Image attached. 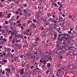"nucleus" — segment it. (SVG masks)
<instances>
[{
  "label": "nucleus",
  "instance_id": "nucleus-50",
  "mask_svg": "<svg viewBox=\"0 0 77 77\" xmlns=\"http://www.w3.org/2000/svg\"><path fill=\"white\" fill-rule=\"evenodd\" d=\"M37 53H37V52H36L34 54V55H35V54L36 55V54H37Z\"/></svg>",
  "mask_w": 77,
  "mask_h": 77
},
{
  "label": "nucleus",
  "instance_id": "nucleus-2",
  "mask_svg": "<svg viewBox=\"0 0 77 77\" xmlns=\"http://www.w3.org/2000/svg\"><path fill=\"white\" fill-rule=\"evenodd\" d=\"M69 38H68V37H66V36L65 35H64L63 36H62L61 39V41H63L64 39H66V40H67Z\"/></svg>",
  "mask_w": 77,
  "mask_h": 77
},
{
  "label": "nucleus",
  "instance_id": "nucleus-43",
  "mask_svg": "<svg viewBox=\"0 0 77 77\" xmlns=\"http://www.w3.org/2000/svg\"><path fill=\"white\" fill-rule=\"evenodd\" d=\"M26 10H24V13H27V12L26 11Z\"/></svg>",
  "mask_w": 77,
  "mask_h": 77
},
{
  "label": "nucleus",
  "instance_id": "nucleus-1",
  "mask_svg": "<svg viewBox=\"0 0 77 77\" xmlns=\"http://www.w3.org/2000/svg\"><path fill=\"white\" fill-rule=\"evenodd\" d=\"M49 54H50V53L47 52L43 54V56H45V57H47L48 60H51V58L50 57V56H49Z\"/></svg>",
  "mask_w": 77,
  "mask_h": 77
},
{
  "label": "nucleus",
  "instance_id": "nucleus-4",
  "mask_svg": "<svg viewBox=\"0 0 77 77\" xmlns=\"http://www.w3.org/2000/svg\"><path fill=\"white\" fill-rule=\"evenodd\" d=\"M64 35L67 36L68 38H69V39H71V37L69 36V34L68 33H65L64 32Z\"/></svg>",
  "mask_w": 77,
  "mask_h": 77
},
{
  "label": "nucleus",
  "instance_id": "nucleus-18",
  "mask_svg": "<svg viewBox=\"0 0 77 77\" xmlns=\"http://www.w3.org/2000/svg\"><path fill=\"white\" fill-rule=\"evenodd\" d=\"M11 33V36H14V35H15V33H14V32H12Z\"/></svg>",
  "mask_w": 77,
  "mask_h": 77
},
{
  "label": "nucleus",
  "instance_id": "nucleus-10",
  "mask_svg": "<svg viewBox=\"0 0 77 77\" xmlns=\"http://www.w3.org/2000/svg\"><path fill=\"white\" fill-rule=\"evenodd\" d=\"M51 65V64L50 63H47V67H48V68H50V67Z\"/></svg>",
  "mask_w": 77,
  "mask_h": 77
},
{
  "label": "nucleus",
  "instance_id": "nucleus-61",
  "mask_svg": "<svg viewBox=\"0 0 77 77\" xmlns=\"http://www.w3.org/2000/svg\"><path fill=\"white\" fill-rule=\"evenodd\" d=\"M11 62H14V60L12 59L11 60Z\"/></svg>",
  "mask_w": 77,
  "mask_h": 77
},
{
  "label": "nucleus",
  "instance_id": "nucleus-33",
  "mask_svg": "<svg viewBox=\"0 0 77 77\" xmlns=\"http://www.w3.org/2000/svg\"><path fill=\"white\" fill-rule=\"evenodd\" d=\"M13 31H14V32H15L16 33L15 34H17V31L15 29L13 30Z\"/></svg>",
  "mask_w": 77,
  "mask_h": 77
},
{
  "label": "nucleus",
  "instance_id": "nucleus-32",
  "mask_svg": "<svg viewBox=\"0 0 77 77\" xmlns=\"http://www.w3.org/2000/svg\"><path fill=\"white\" fill-rule=\"evenodd\" d=\"M14 51H15V50H14V49H12L11 51V53H13V52H14Z\"/></svg>",
  "mask_w": 77,
  "mask_h": 77
},
{
  "label": "nucleus",
  "instance_id": "nucleus-47",
  "mask_svg": "<svg viewBox=\"0 0 77 77\" xmlns=\"http://www.w3.org/2000/svg\"><path fill=\"white\" fill-rule=\"evenodd\" d=\"M72 20L73 21H75V20H74V17L72 18Z\"/></svg>",
  "mask_w": 77,
  "mask_h": 77
},
{
  "label": "nucleus",
  "instance_id": "nucleus-16",
  "mask_svg": "<svg viewBox=\"0 0 77 77\" xmlns=\"http://www.w3.org/2000/svg\"><path fill=\"white\" fill-rule=\"evenodd\" d=\"M33 21L34 23H37V21H36V20L33 19Z\"/></svg>",
  "mask_w": 77,
  "mask_h": 77
},
{
  "label": "nucleus",
  "instance_id": "nucleus-21",
  "mask_svg": "<svg viewBox=\"0 0 77 77\" xmlns=\"http://www.w3.org/2000/svg\"><path fill=\"white\" fill-rule=\"evenodd\" d=\"M11 30H10L9 31V32H8V35H10V33H11Z\"/></svg>",
  "mask_w": 77,
  "mask_h": 77
},
{
  "label": "nucleus",
  "instance_id": "nucleus-48",
  "mask_svg": "<svg viewBox=\"0 0 77 77\" xmlns=\"http://www.w3.org/2000/svg\"><path fill=\"white\" fill-rule=\"evenodd\" d=\"M62 6H63L62 5H60V7L62 8V7H63Z\"/></svg>",
  "mask_w": 77,
  "mask_h": 77
},
{
  "label": "nucleus",
  "instance_id": "nucleus-9",
  "mask_svg": "<svg viewBox=\"0 0 77 77\" xmlns=\"http://www.w3.org/2000/svg\"><path fill=\"white\" fill-rule=\"evenodd\" d=\"M20 74H22L24 73V70L23 69H21V70L20 71Z\"/></svg>",
  "mask_w": 77,
  "mask_h": 77
},
{
  "label": "nucleus",
  "instance_id": "nucleus-55",
  "mask_svg": "<svg viewBox=\"0 0 77 77\" xmlns=\"http://www.w3.org/2000/svg\"><path fill=\"white\" fill-rule=\"evenodd\" d=\"M52 17H53V18H55V15H52Z\"/></svg>",
  "mask_w": 77,
  "mask_h": 77
},
{
  "label": "nucleus",
  "instance_id": "nucleus-58",
  "mask_svg": "<svg viewBox=\"0 0 77 77\" xmlns=\"http://www.w3.org/2000/svg\"><path fill=\"white\" fill-rule=\"evenodd\" d=\"M2 70L1 69L0 70V73H2Z\"/></svg>",
  "mask_w": 77,
  "mask_h": 77
},
{
  "label": "nucleus",
  "instance_id": "nucleus-23",
  "mask_svg": "<svg viewBox=\"0 0 77 77\" xmlns=\"http://www.w3.org/2000/svg\"><path fill=\"white\" fill-rule=\"evenodd\" d=\"M3 41H4L5 42H7V40H6V39H5V38H4V39H3Z\"/></svg>",
  "mask_w": 77,
  "mask_h": 77
},
{
  "label": "nucleus",
  "instance_id": "nucleus-22",
  "mask_svg": "<svg viewBox=\"0 0 77 77\" xmlns=\"http://www.w3.org/2000/svg\"><path fill=\"white\" fill-rule=\"evenodd\" d=\"M38 40H39V38H37L35 39V41H38Z\"/></svg>",
  "mask_w": 77,
  "mask_h": 77
},
{
  "label": "nucleus",
  "instance_id": "nucleus-7",
  "mask_svg": "<svg viewBox=\"0 0 77 77\" xmlns=\"http://www.w3.org/2000/svg\"><path fill=\"white\" fill-rule=\"evenodd\" d=\"M62 35L59 34L58 35V38H59V40L60 41H61V38H62Z\"/></svg>",
  "mask_w": 77,
  "mask_h": 77
},
{
  "label": "nucleus",
  "instance_id": "nucleus-28",
  "mask_svg": "<svg viewBox=\"0 0 77 77\" xmlns=\"http://www.w3.org/2000/svg\"><path fill=\"white\" fill-rule=\"evenodd\" d=\"M69 50H72V48L71 47H70L69 48Z\"/></svg>",
  "mask_w": 77,
  "mask_h": 77
},
{
  "label": "nucleus",
  "instance_id": "nucleus-12",
  "mask_svg": "<svg viewBox=\"0 0 77 77\" xmlns=\"http://www.w3.org/2000/svg\"><path fill=\"white\" fill-rule=\"evenodd\" d=\"M63 44H64V45H65V44H66V41L65 40H64L63 42Z\"/></svg>",
  "mask_w": 77,
  "mask_h": 77
},
{
  "label": "nucleus",
  "instance_id": "nucleus-29",
  "mask_svg": "<svg viewBox=\"0 0 77 77\" xmlns=\"http://www.w3.org/2000/svg\"><path fill=\"white\" fill-rule=\"evenodd\" d=\"M26 73H25L22 76L23 77H25L26 76Z\"/></svg>",
  "mask_w": 77,
  "mask_h": 77
},
{
  "label": "nucleus",
  "instance_id": "nucleus-46",
  "mask_svg": "<svg viewBox=\"0 0 77 77\" xmlns=\"http://www.w3.org/2000/svg\"><path fill=\"white\" fill-rule=\"evenodd\" d=\"M44 64L42 65V66L44 67H45V63H44Z\"/></svg>",
  "mask_w": 77,
  "mask_h": 77
},
{
  "label": "nucleus",
  "instance_id": "nucleus-62",
  "mask_svg": "<svg viewBox=\"0 0 77 77\" xmlns=\"http://www.w3.org/2000/svg\"><path fill=\"white\" fill-rule=\"evenodd\" d=\"M2 74H3H3H5V72L4 71V72H2Z\"/></svg>",
  "mask_w": 77,
  "mask_h": 77
},
{
  "label": "nucleus",
  "instance_id": "nucleus-35",
  "mask_svg": "<svg viewBox=\"0 0 77 77\" xmlns=\"http://www.w3.org/2000/svg\"><path fill=\"white\" fill-rule=\"evenodd\" d=\"M12 43L13 44H14V43H15V40H13L12 42Z\"/></svg>",
  "mask_w": 77,
  "mask_h": 77
},
{
  "label": "nucleus",
  "instance_id": "nucleus-25",
  "mask_svg": "<svg viewBox=\"0 0 77 77\" xmlns=\"http://www.w3.org/2000/svg\"><path fill=\"white\" fill-rule=\"evenodd\" d=\"M19 14L21 16H22V15H23V14L21 12H20Z\"/></svg>",
  "mask_w": 77,
  "mask_h": 77
},
{
  "label": "nucleus",
  "instance_id": "nucleus-53",
  "mask_svg": "<svg viewBox=\"0 0 77 77\" xmlns=\"http://www.w3.org/2000/svg\"><path fill=\"white\" fill-rule=\"evenodd\" d=\"M5 42L3 41L2 42V44H4V43H5Z\"/></svg>",
  "mask_w": 77,
  "mask_h": 77
},
{
  "label": "nucleus",
  "instance_id": "nucleus-30",
  "mask_svg": "<svg viewBox=\"0 0 77 77\" xmlns=\"http://www.w3.org/2000/svg\"><path fill=\"white\" fill-rule=\"evenodd\" d=\"M69 18H72V15H71L69 16Z\"/></svg>",
  "mask_w": 77,
  "mask_h": 77
},
{
  "label": "nucleus",
  "instance_id": "nucleus-49",
  "mask_svg": "<svg viewBox=\"0 0 77 77\" xmlns=\"http://www.w3.org/2000/svg\"><path fill=\"white\" fill-rule=\"evenodd\" d=\"M18 26L19 27H21V24H18Z\"/></svg>",
  "mask_w": 77,
  "mask_h": 77
},
{
  "label": "nucleus",
  "instance_id": "nucleus-40",
  "mask_svg": "<svg viewBox=\"0 0 77 77\" xmlns=\"http://www.w3.org/2000/svg\"><path fill=\"white\" fill-rule=\"evenodd\" d=\"M2 54H3V55L4 56H6V53H2Z\"/></svg>",
  "mask_w": 77,
  "mask_h": 77
},
{
  "label": "nucleus",
  "instance_id": "nucleus-37",
  "mask_svg": "<svg viewBox=\"0 0 77 77\" xmlns=\"http://www.w3.org/2000/svg\"><path fill=\"white\" fill-rule=\"evenodd\" d=\"M47 15L48 16V17H51V15L49 14H47Z\"/></svg>",
  "mask_w": 77,
  "mask_h": 77
},
{
  "label": "nucleus",
  "instance_id": "nucleus-39",
  "mask_svg": "<svg viewBox=\"0 0 77 77\" xmlns=\"http://www.w3.org/2000/svg\"><path fill=\"white\" fill-rule=\"evenodd\" d=\"M62 70H63V71H64V70H66V69H65V68H63L62 69Z\"/></svg>",
  "mask_w": 77,
  "mask_h": 77
},
{
  "label": "nucleus",
  "instance_id": "nucleus-54",
  "mask_svg": "<svg viewBox=\"0 0 77 77\" xmlns=\"http://www.w3.org/2000/svg\"><path fill=\"white\" fill-rule=\"evenodd\" d=\"M24 6H27V4H25L24 5Z\"/></svg>",
  "mask_w": 77,
  "mask_h": 77
},
{
  "label": "nucleus",
  "instance_id": "nucleus-8",
  "mask_svg": "<svg viewBox=\"0 0 77 77\" xmlns=\"http://www.w3.org/2000/svg\"><path fill=\"white\" fill-rule=\"evenodd\" d=\"M31 26H33V27H34V28H35L36 27V26H35V25L33 23H31Z\"/></svg>",
  "mask_w": 77,
  "mask_h": 77
},
{
  "label": "nucleus",
  "instance_id": "nucleus-13",
  "mask_svg": "<svg viewBox=\"0 0 77 77\" xmlns=\"http://www.w3.org/2000/svg\"><path fill=\"white\" fill-rule=\"evenodd\" d=\"M3 36H1V37H0V41H2V40H3Z\"/></svg>",
  "mask_w": 77,
  "mask_h": 77
},
{
  "label": "nucleus",
  "instance_id": "nucleus-38",
  "mask_svg": "<svg viewBox=\"0 0 77 77\" xmlns=\"http://www.w3.org/2000/svg\"><path fill=\"white\" fill-rule=\"evenodd\" d=\"M24 38H25V39H27V37H26V36H25L24 37Z\"/></svg>",
  "mask_w": 77,
  "mask_h": 77
},
{
  "label": "nucleus",
  "instance_id": "nucleus-59",
  "mask_svg": "<svg viewBox=\"0 0 77 77\" xmlns=\"http://www.w3.org/2000/svg\"><path fill=\"white\" fill-rule=\"evenodd\" d=\"M33 58H34V59H36V57L35 56Z\"/></svg>",
  "mask_w": 77,
  "mask_h": 77
},
{
  "label": "nucleus",
  "instance_id": "nucleus-56",
  "mask_svg": "<svg viewBox=\"0 0 77 77\" xmlns=\"http://www.w3.org/2000/svg\"><path fill=\"white\" fill-rule=\"evenodd\" d=\"M11 21H13V20H14V18H11Z\"/></svg>",
  "mask_w": 77,
  "mask_h": 77
},
{
  "label": "nucleus",
  "instance_id": "nucleus-63",
  "mask_svg": "<svg viewBox=\"0 0 77 77\" xmlns=\"http://www.w3.org/2000/svg\"><path fill=\"white\" fill-rule=\"evenodd\" d=\"M62 16H63V17H65V14H63V15H62Z\"/></svg>",
  "mask_w": 77,
  "mask_h": 77
},
{
  "label": "nucleus",
  "instance_id": "nucleus-52",
  "mask_svg": "<svg viewBox=\"0 0 77 77\" xmlns=\"http://www.w3.org/2000/svg\"><path fill=\"white\" fill-rule=\"evenodd\" d=\"M5 23L6 24H8V22H7V21H5Z\"/></svg>",
  "mask_w": 77,
  "mask_h": 77
},
{
  "label": "nucleus",
  "instance_id": "nucleus-57",
  "mask_svg": "<svg viewBox=\"0 0 77 77\" xmlns=\"http://www.w3.org/2000/svg\"><path fill=\"white\" fill-rule=\"evenodd\" d=\"M18 11H21V10L20 9V8L18 9Z\"/></svg>",
  "mask_w": 77,
  "mask_h": 77
},
{
  "label": "nucleus",
  "instance_id": "nucleus-44",
  "mask_svg": "<svg viewBox=\"0 0 77 77\" xmlns=\"http://www.w3.org/2000/svg\"><path fill=\"white\" fill-rule=\"evenodd\" d=\"M17 20H18V19L19 17H20L19 16H17Z\"/></svg>",
  "mask_w": 77,
  "mask_h": 77
},
{
  "label": "nucleus",
  "instance_id": "nucleus-5",
  "mask_svg": "<svg viewBox=\"0 0 77 77\" xmlns=\"http://www.w3.org/2000/svg\"><path fill=\"white\" fill-rule=\"evenodd\" d=\"M21 47H22V45H17V49H21Z\"/></svg>",
  "mask_w": 77,
  "mask_h": 77
},
{
  "label": "nucleus",
  "instance_id": "nucleus-20",
  "mask_svg": "<svg viewBox=\"0 0 77 77\" xmlns=\"http://www.w3.org/2000/svg\"><path fill=\"white\" fill-rule=\"evenodd\" d=\"M49 72V70H47L45 72L46 74H48Z\"/></svg>",
  "mask_w": 77,
  "mask_h": 77
},
{
  "label": "nucleus",
  "instance_id": "nucleus-34",
  "mask_svg": "<svg viewBox=\"0 0 77 77\" xmlns=\"http://www.w3.org/2000/svg\"><path fill=\"white\" fill-rule=\"evenodd\" d=\"M30 21L29 20H28V23L29 24H30Z\"/></svg>",
  "mask_w": 77,
  "mask_h": 77
},
{
  "label": "nucleus",
  "instance_id": "nucleus-26",
  "mask_svg": "<svg viewBox=\"0 0 77 77\" xmlns=\"http://www.w3.org/2000/svg\"><path fill=\"white\" fill-rule=\"evenodd\" d=\"M26 32H30V29H26Z\"/></svg>",
  "mask_w": 77,
  "mask_h": 77
},
{
  "label": "nucleus",
  "instance_id": "nucleus-17",
  "mask_svg": "<svg viewBox=\"0 0 77 77\" xmlns=\"http://www.w3.org/2000/svg\"><path fill=\"white\" fill-rule=\"evenodd\" d=\"M2 12H0V18H2Z\"/></svg>",
  "mask_w": 77,
  "mask_h": 77
},
{
  "label": "nucleus",
  "instance_id": "nucleus-41",
  "mask_svg": "<svg viewBox=\"0 0 77 77\" xmlns=\"http://www.w3.org/2000/svg\"><path fill=\"white\" fill-rule=\"evenodd\" d=\"M68 33H71V31H68Z\"/></svg>",
  "mask_w": 77,
  "mask_h": 77
},
{
  "label": "nucleus",
  "instance_id": "nucleus-31",
  "mask_svg": "<svg viewBox=\"0 0 77 77\" xmlns=\"http://www.w3.org/2000/svg\"><path fill=\"white\" fill-rule=\"evenodd\" d=\"M53 22L54 23H57V21H56L55 20H54Z\"/></svg>",
  "mask_w": 77,
  "mask_h": 77
},
{
  "label": "nucleus",
  "instance_id": "nucleus-45",
  "mask_svg": "<svg viewBox=\"0 0 77 77\" xmlns=\"http://www.w3.org/2000/svg\"><path fill=\"white\" fill-rule=\"evenodd\" d=\"M34 67V66H31L30 67V69H32V68H33Z\"/></svg>",
  "mask_w": 77,
  "mask_h": 77
},
{
  "label": "nucleus",
  "instance_id": "nucleus-42",
  "mask_svg": "<svg viewBox=\"0 0 77 77\" xmlns=\"http://www.w3.org/2000/svg\"><path fill=\"white\" fill-rule=\"evenodd\" d=\"M20 58H23V55H21L20 56Z\"/></svg>",
  "mask_w": 77,
  "mask_h": 77
},
{
  "label": "nucleus",
  "instance_id": "nucleus-14",
  "mask_svg": "<svg viewBox=\"0 0 77 77\" xmlns=\"http://www.w3.org/2000/svg\"><path fill=\"white\" fill-rule=\"evenodd\" d=\"M11 14H8L7 16V17L8 18H9L11 17Z\"/></svg>",
  "mask_w": 77,
  "mask_h": 77
},
{
  "label": "nucleus",
  "instance_id": "nucleus-27",
  "mask_svg": "<svg viewBox=\"0 0 77 77\" xmlns=\"http://www.w3.org/2000/svg\"><path fill=\"white\" fill-rule=\"evenodd\" d=\"M7 71H8V72H11V69H9Z\"/></svg>",
  "mask_w": 77,
  "mask_h": 77
},
{
  "label": "nucleus",
  "instance_id": "nucleus-64",
  "mask_svg": "<svg viewBox=\"0 0 77 77\" xmlns=\"http://www.w3.org/2000/svg\"><path fill=\"white\" fill-rule=\"evenodd\" d=\"M16 14H18V11H16Z\"/></svg>",
  "mask_w": 77,
  "mask_h": 77
},
{
  "label": "nucleus",
  "instance_id": "nucleus-19",
  "mask_svg": "<svg viewBox=\"0 0 77 77\" xmlns=\"http://www.w3.org/2000/svg\"><path fill=\"white\" fill-rule=\"evenodd\" d=\"M18 60V58L17 57H15L14 58V60L16 61V60Z\"/></svg>",
  "mask_w": 77,
  "mask_h": 77
},
{
  "label": "nucleus",
  "instance_id": "nucleus-51",
  "mask_svg": "<svg viewBox=\"0 0 77 77\" xmlns=\"http://www.w3.org/2000/svg\"><path fill=\"white\" fill-rule=\"evenodd\" d=\"M9 38L10 39H12V36H10L9 37Z\"/></svg>",
  "mask_w": 77,
  "mask_h": 77
},
{
  "label": "nucleus",
  "instance_id": "nucleus-15",
  "mask_svg": "<svg viewBox=\"0 0 77 77\" xmlns=\"http://www.w3.org/2000/svg\"><path fill=\"white\" fill-rule=\"evenodd\" d=\"M55 76L56 77H59V74L58 73H57Z\"/></svg>",
  "mask_w": 77,
  "mask_h": 77
},
{
  "label": "nucleus",
  "instance_id": "nucleus-6",
  "mask_svg": "<svg viewBox=\"0 0 77 77\" xmlns=\"http://www.w3.org/2000/svg\"><path fill=\"white\" fill-rule=\"evenodd\" d=\"M53 0H51L52 5H54V6H55V7H57V4H56V3H54V2H53Z\"/></svg>",
  "mask_w": 77,
  "mask_h": 77
},
{
  "label": "nucleus",
  "instance_id": "nucleus-36",
  "mask_svg": "<svg viewBox=\"0 0 77 77\" xmlns=\"http://www.w3.org/2000/svg\"><path fill=\"white\" fill-rule=\"evenodd\" d=\"M54 36L55 37H57V34H55Z\"/></svg>",
  "mask_w": 77,
  "mask_h": 77
},
{
  "label": "nucleus",
  "instance_id": "nucleus-24",
  "mask_svg": "<svg viewBox=\"0 0 77 77\" xmlns=\"http://www.w3.org/2000/svg\"><path fill=\"white\" fill-rule=\"evenodd\" d=\"M53 19H52V18H49L48 19V20L49 21H52Z\"/></svg>",
  "mask_w": 77,
  "mask_h": 77
},
{
  "label": "nucleus",
  "instance_id": "nucleus-60",
  "mask_svg": "<svg viewBox=\"0 0 77 77\" xmlns=\"http://www.w3.org/2000/svg\"><path fill=\"white\" fill-rule=\"evenodd\" d=\"M70 31H72V28H70Z\"/></svg>",
  "mask_w": 77,
  "mask_h": 77
},
{
  "label": "nucleus",
  "instance_id": "nucleus-11",
  "mask_svg": "<svg viewBox=\"0 0 77 77\" xmlns=\"http://www.w3.org/2000/svg\"><path fill=\"white\" fill-rule=\"evenodd\" d=\"M63 20V18H62V17H60L59 18V21H62Z\"/></svg>",
  "mask_w": 77,
  "mask_h": 77
},
{
  "label": "nucleus",
  "instance_id": "nucleus-3",
  "mask_svg": "<svg viewBox=\"0 0 77 77\" xmlns=\"http://www.w3.org/2000/svg\"><path fill=\"white\" fill-rule=\"evenodd\" d=\"M60 50H62V48H60L59 50H57L56 51V53L57 54H59V53H62V51H60Z\"/></svg>",
  "mask_w": 77,
  "mask_h": 77
}]
</instances>
